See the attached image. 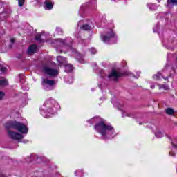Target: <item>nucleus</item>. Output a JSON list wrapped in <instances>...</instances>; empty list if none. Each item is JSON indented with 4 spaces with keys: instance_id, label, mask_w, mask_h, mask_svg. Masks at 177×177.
Wrapping results in <instances>:
<instances>
[{
    "instance_id": "nucleus-1",
    "label": "nucleus",
    "mask_w": 177,
    "mask_h": 177,
    "mask_svg": "<svg viewBox=\"0 0 177 177\" xmlns=\"http://www.w3.org/2000/svg\"><path fill=\"white\" fill-rule=\"evenodd\" d=\"M94 129L98 133H100L102 136H103L104 140L107 139V135H109V132H114V127L111 126V124H106L104 121L101 120L98 123H97Z\"/></svg>"
},
{
    "instance_id": "nucleus-2",
    "label": "nucleus",
    "mask_w": 177,
    "mask_h": 177,
    "mask_svg": "<svg viewBox=\"0 0 177 177\" xmlns=\"http://www.w3.org/2000/svg\"><path fill=\"white\" fill-rule=\"evenodd\" d=\"M111 38H117V36L113 29H110L109 31L106 32V35L102 36V39L103 42L105 43L109 42Z\"/></svg>"
},
{
    "instance_id": "nucleus-3",
    "label": "nucleus",
    "mask_w": 177,
    "mask_h": 177,
    "mask_svg": "<svg viewBox=\"0 0 177 177\" xmlns=\"http://www.w3.org/2000/svg\"><path fill=\"white\" fill-rule=\"evenodd\" d=\"M8 135L12 140H20L23 139L24 136L20 133L15 132L13 131L8 130Z\"/></svg>"
},
{
    "instance_id": "nucleus-4",
    "label": "nucleus",
    "mask_w": 177,
    "mask_h": 177,
    "mask_svg": "<svg viewBox=\"0 0 177 177\" xmlns=\"http://www.w3.org/2000/svg\"><path fill=\"white\" fill-rule=\"evenodd\" d=\"M15 126V129L21 133H27L28 132V128L23 123L17 122V125Z\"/></svg>"
},
{
    "instance_id": "nucleus-5",
    "label": "nucleus",
    "mask_w": 177,
    "mask_h": 177,
    "mask_svg": "<svg viewBox=\"0 0 177 177\" xmlns=\"http://www.w3.org/2000/svg\"><path fill=\"white\" fill-rule=\"evenodd\" d=\"M43 71L50 77H55V75H57V74H59V71H57V69H53L48 66L44 67Z\"/></svg>"
},
{
    "instance_id": "nucleus-6",
    "label": "nucleus",
    "mask_w": 177,
    "mask_h": 177,
    "mask_svg": "<svg viewBox=\"0 0 177 177\" xmlns=\"http://www.w3.org/2000/svg\"><path fill=\"white\" fill-rule=\"evenodd\" d=\"M56 82L53 80H48L46 78H43L41 80V85L44 88H48V86H53Z\"/></svg>"
},
{
    "instance_id": "nucleus-7",
    "label": "nucleus",
    "mask_w": 177,
    "mask_h": 177,
    "mask_svg": "<svg viewBox=\"0 0 177 177\" xmlns=\"http://www.w3.org/2000/svg\"><path fill=\"white\" fill-rule=\"evenodd\" d=\"M44 8L46 10H52L53 9V5H55V2L51 0H45L44 2Z\"/></svg>"
},
{
    "instance_id": "nucleus-8",
    "label": "nucleus",
    "mask_w": 177,
    "mask_h": 177,
    "mask_svg": "<svg viewBox=\"0 0 177 177\" xmlns=\"http://www.w3.org/2000/svg\"><path fill=\"white\" fill-rule=\"evenodd\" d=\"M121 75V73L113 70L109 75V78H113L114 81H117L118 78H120Z\"/></svg>"
},
{
    "instance_id": "nucleus-9",
    "label": "nucleus",
    "mask_w": 177,
    "mask_h": 177,
    "mask_svg": "<svg viewBox=\"0 0 177 177\" xmlns=\"http://www.w3.org/2000/svg\"><path fill=\"white\" fill-rule=\"evenodd\" d=\"M17 122H8L6 124V129H16Z\"/></svg>"
},
{
    "instance_id": "nucleus-10",
    "label": "nucleus",
    "mask_w": 177,
    "mask_h": 177,
    "mask_svg": "<svg viewBox=\"0 0 177 177\" xmlns=\"http://www.w3.org/2000/svg\"><path fill=\"white\" fill-rule=\"evenodd\" d=\"M37 45L32 44L28 48V55H34L37 50Z\"/></svg>"
},
{
    "instance_id": "nucleus-11",
    "label": "nucleus",
    "mask_w": 177,
    "mask_h": 177,
    "mask_svg": "<svg viewBox=\"0 0 177 177\" xmlns=\"http://www.w3.org/2000/svg\"><path fill=\"white\" fill-rule=\"evenodd\" d=\"M44 113L45 112H44V111H41V113L44 115V117H48V115H49L48 114H50V115L55 114V111H53V108L49 107V106L46 109V115H45Z\"/></svg>"
},
{
    "instance_id": "nucleus-12",
    "label": "nucleus",
    "mask_w": 177,
    "mask_h": 177,
    "mask_svg": "<svg viewBox=\"0 0 177 177\" xmlns=\"http://www.w3.org/2000/svg\"><path fill=\"white\" fill-rule=\"evenodd\" d=\"M57 61L59 62V64L62 66L64 63H66V62H67V58L63 57L62 56H57Z\"/></svg>"
},
{
    "instance_id": "nucleus-13",
    "label": "nucleus",
    "mask_w": 177,
    "mask_h": 177,
    "mask_svg": "<svg viewBox=\"0 0 177 177\" xmlns=\"http://www.w3.org/2000/svg\"><path fill=\"white\" fill-rule=\"evenodd\" d=\"M73 68H74V67H73V65L68 64L65 65L64 71L66 73H71V71H73Z\"/></svg>"
},
{
    "instance_id": "nucleus-14",
    "label": "nucleus",
    "mask_w": 177,
    "mask_h": 177,
    "mask_svg": "<svg viewBox=\"0 0 177 177\" xmlns=\"http://www.w3.org/2000/svg\"><path fill=\"white\" fill-rule=\"evenodd\" d=\"M177 5V0H167V6H174Z\"/></svg>"
},
{
    "instance_id": "nucleus-15",
    "label": "nucleus",
    "mask_w": 177,
    "mask_h": 177,
    "mask_svg": "<svg viewBox=\"0 0 177 177\" xmlns=\"http://www.w3.org/2000/svg\"><path fill=\"white\" fill-rule=\"evenodd\" d=\"M166 114H168L169 115H172V114H174L175 111L171 108H167L165 110Z\"/></svg>"
},
{
    "instance_id": "nucleus-16",
    "label": "nucleus",
    "mask_w": 177,
    "mask_h": 177,
    "mask_svg": "<svg viewBox=\"0 0 177 177\" xmlns=\"http://www.w3.org/2000/svg\"><path fill=\"white\" fill-rule=\"evenodd\" d=\"M82 30H84V31H89L91 30V26L88 24H84L81 27Z\"/></svg>"
},
{
    "instance_id": "nucleus-17",
    "label": "nucleus",
    "mask_w": 177,
    "mask_h": 177,
    "mask_svg": "<svg viewBox=\"0 0 177 177\" xmlns=\"http://www.w3.org/2000/svg\"><path fill=\"white\" fill-rule=\"evenodd\" d=\"M5 85H8V81L0 80V86H5Z\"/></svg>"
},
{
    "instance_id": "nucleus-18",
    "label": "nucleus",
    "mask_w": 177,
    "mask_h": 177,
    "mask_svg": "<svg viewBox=\"0 0 177 177\" xmlns=\"http://www.w3.org/2000/svg\"><path fill=\"white\" fill-rule=\"evenodd\" d=\"M35 40L36 41H39V42L42 43L44 42V40L42 39H41V35H37L36 37H35Z\"/></svg>"
},
{
    "instance_id": "nucleus-19",
    "label": "nucleus",
    "mask_w": 177,
    "mask_h": 177,
    "mask_svg": "<svg viewBox=\"0 0 177 177\" xmlns=\"http://www.w3.org/2000/svg\"><path fill=\"white\" fill-rule=\"evenodd\" d=\"M25 0H18V5L21 8L24 5Z\"/></svg>"
},
{
    "instance_id": "nucleus-20",
    "label": "nucleus",
    "mask_w": 177,
    "mask_h": 177,
    "mask_svg": "<svg viewBox=\"0 0 177 177\" xmlns=\"http://www.w3.org/2000/svg\"><path fill=\"white\" fill-rule=\"evenodd\" d=\"M56 32L57 34H62L63 33V30L60 28H56Z\"/></svg>"
},
{
    "instance_id": "nucleus-21",
    "label": "nucleus",
    "mask_w": 177,
    "mask_h": 177,
    "mask_svg": "<svg viewBox=\"0 0 177 177\" xmlns=\"http://www.w3.org/2000/svg\"><path fill=\"white\" fill-rule=\"evenodd\" d=\"M4 96H5V93L0 91V100H2Z\"/></svg>"
},
{
    "instance_id": "nucleus-22",
    "label": "nucleus",
    "mask_w": 177,
    "mask_h": 177,
    "mask_svg": "<svg viewBox=\"0 0 177 177\" xmlns=\"http://www.w3.org/2000/svg\"><path fill=\"white\" fill-rule=\"evenodd\" d=\"M90 52L92 53V55H95V53H96V49L92 48L90 49Z\"/></svg>"
},
{
    "instance_id": "nucleus-23",
    "label": "nucleus",
    "mask_w": 177,
    "mask_h": 177,
    "mask_svg": "<svg viewBox=\"0 0 177 177\" xmlns=\"http://www.w3.org/2000/svg\"><path fill=\"white\" fill-rule=\"evenodd\" d=\"M1 73H6V68L3 66H1Z\"/></svg>"
},
{
    "instance_id": "nucleus-24",
    "label": "nucleus",
    "mask_w": 177,
    "mask_h": 177,
    "mask_svg": "<svg viewBox=\"0 0 177 177\" xmlns=\"http://www.w3.org/2000/svg\"><path fill=\"white\" fill-rule=\"evenodd\" d=\"M52 102H55V101L53 100H48L47 101H46V104H50Z\"/></svg>"
},
{
    "instance_id": "nucleus-25",
    "label": "nucleus",
    "mask_w": 177,
    "mask_h": 177,
    "mask_svg": "<svg viewBox=\"0 0 177 177\" xmlns=\"http://www.w3.org/2000/svg\"><path fill=\"white\" fill-rule=\"evenodd\" d=\"M158 135H160V136H162V133L158 132L157 134H156V136L160 138V136H158Z\"/></svg>"
},
{
    "instance_id": "nucleus-26",
    "label": "nucleus",
    "mask_w": 177,
    "mask_h": 177,
    "mask_svg": "<svg viewBox=\"0 0 177 177\" xmlns=\"http://www.w3.org/2000/svg\"><path fill=\"white\" fill-rule=\"evenodd\" d=\"M78 173H79V174H82L81 171H76L75 172L76 176H78Z\"/></svg>"
},
{
    "instance_id": "nucleus-27",
    "label": "nucleus",
    "mask_w": 177,
    "mask_h": 177,
    "mask_svg": "<svg viewBox=\"0 0 177 177\" xmlns=\"http://www.w3.org/2000/svg\"><path fill=\"white\" fill-rule=\"evenodd\" d=\"M153 78L154 80H158V76H157V75H154Z\"/></svg>"
},
{
    "instance_id": "nucleus-28",
    "label": "nucleus",
    "mask_w": 177,
    "mask_h": 177,
    "mask_svg": "<svg viewBox=\"0 0 177 177\" xmlns=\"http://www.w3.org/2000/svg\"><path fill=\"white\" fill-rule=\"evenodd\" d=\"M15 39H10V43L11 44H15Z\"/></svg>"
},
{
    "instance_id": "nucleus-29",
    "label": "nucleus",
    "mask_w": 177,
    "mask_h": 177,
    "mask_svg": "<svg viewBox=\"0 0 177 177\" xmlns=\"http://www.w3.org/2000/svg\"><path fill=\"white\" fill-rule=\"evenodd\" d=\"M163 88L166 90L169 89V87H168L167 86H163Z\"/></svg>"
},
{
    "instance_id": "nucleus-30",
    "label": "nucleus",
    "mask_w": 177,
    "mask_h": 177,
    "mask_svg": "<svg viewBox=\"0 0 177 177\" xmlns=\"http://www.w3.org/2000/svg\"><path fill=\"white\" fill-rule=\"evenodd\" d=\"M172 145L174 146V147H175V149H177V145H175V144H174V143L172 142Z\"/></svg>"
},
{
    "instance_id": "nucleus-31",
    "label": "nucleus",
    "mask_w": 177,
    "mask_h": 177,
    "mask_svg": "<svg viewBox=\"0 0 177 177\" xmlns=\"http://www.w3.org/2000/svg\"><path fill=\"white\" fill-rule=\"evenodd\" d=\"M139 124H140V125H142V122H140Z\"/></svg>"
},
{
    "instance_id": "nucleus-32",
    "label": "nucleus",
    "mask_w": 177,
    "mask_h": 177,
    "mask_svg": "<svg viewBox=\"0 0 177 177\" xmlns=\"http://www.w3.org/2000/svg\"><path fill=\"white\" fill-rule=\"evenodd\" d=\"M80 63H82V62H80Z\"/></svg>"
}]
</instances>
